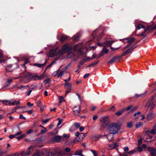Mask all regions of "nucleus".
Returning a JSON list of instances; mask_svg holds the SVG:
<instances>
[{"label":"nucleus","instance_id":"f257e3e1","mask_svg":"<svg viewBox=\"0 0 156 156\" xmlns=\"http://www.w3.org/2000/svg\"><path fill=\"white\" fill-rule=\"evenodd\" d=\"M108 132H111L113 134L117 133L120 129V127L116 123L113 122L110 123L107 126Z\"/></svg>","mask_w":156,"mask_h":156},{"label":"nucleus","instance_id":"f03ea898","mask_svg":"<svg viewBox=\"0 0 156 156\" xmlns=\"http://www.w3.org/2000/svg\"><path fill=\"white\" fill-rule=\"evenodd\" d=\"M73 49L75 51H78L82 54H84L85 52L87 51L86 48H83L81 43H80L75 45L73 48Z\"/></svg>","mask_w":156,"mask_h":156},{"label":"nucleus","instance_id":"7ed1b4c3","mask_svg":"<svg viewBox=\"0 0 156 156\" xmlns=\"http://www.w3.org/2000/svg\"><path fill=\"white\" fill-rule=\"evenodd\" d=\"M33 156H55V154L54 153L48 152L45 150H43L34 154Z\"/></svg>","mask_w":156,"mask_h":156},{"label":"nucleus","instance_id":"20e7f679","mask_svg":"<svg viewBox=\"0 0 156 156\" xmlns=\"http://www.w3.org/2000/svg\"><path fill=\"white\" fill-rule=\"evenodd\" d=\"M71 49L72 48L70 45L68 44H65L62 47L61 50L58 52V54L59 55H61L67 52H68L69 51H71Z\"/></svg>","mask_w":156,"mask_h":156},{"label":"nucleus","instance_id":"39448f33","mask_svg":"<svg viewBox=\"0 0 156 156\" xmlns=\"http://www.w3.org/2000/svg\"><path fill=\"white\" fill-rule=\"evenodd\" d=\"M54 151L55 153V156H62L66 154L64 150L59 147L55 148Z\"/></svg>","mask_w":156,"mask_h":156},{"label":"nucleus","instance_id":"423d86ee","mask_svg":"<svg viewBox=\"0 0 156 156\" xmlns=\"http://www.w3.org/2000/svg\"><path fill=\"white\" fill-rule=\"evenodd\" d=\"M34 147L33 146H30L28 148L27 151H22L20 153V154L23 156H28L31 153L32 151L33 150Z\"/></svg>","mask_w":156,"mask_h":156},{"label":"nucleus","instance_id":"0eeeda50","mask_svg":"<svg viewBox=\"0 0 156 156\" xmlns=\"http://www.w3.org/2000/svg\"><path fill=\"white\" fill-rule=\"evenodd\" d=\"M153 99V97H151L150 98L146 104V108L147 109L149 108L150 110H151L154 108L155 105L152 102Z\"/></svg>","mask_w":156,"mask_h":156},{"label":"nucleus","instance_id":"6e6552de","mask_svg":"<svg viewBox=\"0 0 156 156\" xmlns=\"http://www.w3.org/2000/svg\"><path fill=\"white\" fill-rule=\"evenodd\" d=\"M1 102L4 104H5V103H7L6 105H15V102L16 103V105H18L20 104V102L19 101H15L13 103H11L9 101L7 100H2L1 101Z\"/></svg>","mask_w":156,"mask_h":156},{"label":"nucleus","instance_id":"1a4fd4ad","mask_svg":"<svg viewBox=\"0 0 156 156\" xmlns=\"http://www.w3.org/2000/svg\"><path fill=\"white\" fill-rule=\"evenodd\" d=\"M135 38L133 37H130L128 39H125L123 40V42L125 43L127 42L129 44L127 45V47H129L131 44H132L134 41Z\"/></svg>","mask_w":156,"mask_h":156},{"label":"nucleus","instance_id":"9d476101","mask_svg":"<svg viewBox=\"0 0 156 156\" xmlns=\"http://www.w3.org/2000/svg\"><path fill=\"white\" fill-rule=\"evenodd\" d=\"M137 28L138 29H140L141 28H144V31L142 33L140 34L141 36H144V33L146 32L147 30H148L149 29V27H147V28H145V26H144L140 23L138 25Z\"/></svg>","mask_w":156,"mask_h":156},{"label":"nucleus","instance_id":"9b49d317","mask_svg":"<svg viewBox=\"0 0 156 156\" xmlns=\"http://www.w3.org/2000/svg\"><path fill=\"white\" fill-rule=\"evenodd\" d=\"M149 133H151L152 134H156V123L154 124L151 130L146 131V135L145 136V137L147 136V135H148Z\"/></svg>","mask_w":156,"mask_h":156},{"label":"nucleus","instance_id":"f8f14e48","mask_svg":"<svg viewBox=\"0 0 156 156\" xmlns=\"http://www.w3.org/2000/svg\"><path fill=\"white\" fill-rule=\"evenodd\" d=\"M147 150L150 152L152 156H156V151L155 148L149 147H148Z\"/></svg>","mask_w":156,"mask_h":156},{"label":"nucleus","instance_id":"ddd939ff","mask_svg":"<svg viewBox=\"0 0 156 156\" xmlns=\"http://www.w3.org/2000/svg\"><path fill=\"white\" fill-rule=\"evenodd\" d=\"M73 110L75 115H78L80 111V106L79 105L77 106H75Z\"/></svg>","mask_w":156,"mask_h":156},{"label":"nucleus","instance_id":"4468645a","mask_svg":"<svg viewBox=\"0 0 156 156\" xmlns=\"http://www.w3.org/2000/svg\"><path fill=\"white\" fill-rule=\"evenodd\" d=\"M53 140L57 142H60L63 140V137L58 135L56 136L52 137Z\"/></svg>","mask_w":156,"mask_h":156},{"label":"nucleus","instance_id":"2eb2a0df","mask_svg":"<svg viewBox=\"0 0 156 156\" xmlns=\"http://www.w3.org/2000/svg\"><path fill=\"white\" fill-rule=\"evenodd\" d=\"M44 75L42 74L39 76L36 75L32 76V78L34 80H42L44 78Z\"/></svg>","mask_w":156,"mask_h":156},{"label":"nucleus","instance_id":"dca6fc26","mask_svg":"<svg viewBox=\"0 0 156 156\" xmlns=\"http://www.w3.org/2000/svg\"><path fill=\"white\" fill-rule=\"evenodd\" d=\"M57 49H53L51 50L49 52V56L51 57H52L55 55H59L56 52Z\"/></svg>","mask_w":156,"mask_h":156},{"label":"nucleus","instance_id":"f3484780","mask_svg":"<svg viewBox=\"0 0 156 156\" xmlns=\"http://www.w3.org/2000/svg\"><path fill=\"white\" fill-rule=\"evenodd\" d=\"M121 57L118 56L114 57L111 60L108 62V64L110 65L117 61L118 59L120 58Z\"/></svg>","mask_w":156,"mask_h":156},{"label":"nucleus","instance_id":"a211bd4d","mask_svg":"<svg viewBox=\"0 0 156 156\" xmlns=\"http://www.w3.org/2000/svg\"><path fill=\"white\" fill-rule=\"evenodd\" d=\"M155 116V114L154 113H150L147 116V119L148 121H150Z\"/></svg>","mask_w":156,"mask_h":156},{"label":"nucleus","instance_id":"6ab92c4d","mask_svg":"<svg viewBox=\"0 0 156 156\" xmlns=\"http://www.w3.org/2000/svg\"><path fill=\"white\" fill-rule=\"evenodd\" d=\"M114 134L112 133H110L108 135H105L104 136H106L108 140L109 141H111L113 140V135Z\"/></svg>","mask_w":156,"mask_h":156},{"label":"nucleus","instance_id":"aec40b11","mask_svg":"<svg viewBox=\"0 0 156 156\" xmlns=\"http://www.w3.org/2000/svg\"><path fill=\"white\" fill-rule=\"evenodd\" d=\"M150 133H149L148 135H147V136L145 137V136L146 135V132H145V135H144L143 139L145 141L149 142V141L148 140V139H151L152 137V136L150 134Z\"/></svg>","mask_w":156,"mask_h":156},{"label":"nucleus","instance_id":"412c9836","mask_svg":"<svg viewBox=\"0 0 156 156\" xmlns=\"http://www.w3.org/2000/svg\"><path fill=\"white\" fill-rule=\"evenodd\" d=\"M85 136V134L84 133H80L79 136L77 140L78 141H80L83 140Z\"/></svg>","mask_w":156,"mask_h":156},{"label":"nucleus","instance_id":"4be33fe9","mask_svg":"<svg viewBox=\"0 0 156 156\" xmlns=\"http://www.w3.org/2000/svg\"><path fill=\"white\" fill-rule=\"evenodd\" d=\"M13 79H7V80L4 85L5 87H6L9 86L11 83Z\"/></svg>","mask_w":156,"mask_h":156},{"label":"nucleus","instance_id":"5701e85b","mask_svg":"<svg viewBox=\"0 0 156 156\" xmlns=\"http://www.w3.org/2000/svg\"><path fill=\"white\" fill-rule=\"evenodd\" d=\"M108 116H103L101 117L100 120L103 122H106L108 119Z\"/></svg>","mask_w":156,"mask_h":156},{"label":"nucleus","instance_id":"b1692460","mask_svg":"<svg viewBox=\"0 0 156 156\" xmlns=\"http://www.w3.org/2000/svg\"><path fill=\"white\" fill-rule=\"evenodd\" d=\"M75 56V54L73 52H72L71 51L68 52L67 57L68 58H71L74 57Z\"/></svg>","mask_w":156,"mask_h":156},{"label":"nucleus","instance_id":"393cba45","mask_svg":"<svg viewBox=\"0 0 156 156\" xmlns=\"http://www.w3.org/2000/svg\"><path fill=\"white\" fill-rule=\"evenodd\" d=\"M102 136L99 135H94L92 137V139L93 140L96 141L98 140Z\"/></svg>","mask_w":156,"mask_h":156},{"label":"nucleus","instance_id":"a878e982","mask_svg":"<svg viewBox=\"0 0 156 156\" xmlns=\"http://www.w3.org/2000/svg\"><path fill=\"white\" fill-rule=\"evenodd\" d=\"M22 133V132L20 131L19 132L16 133L15 135H10L9 137L11 139H12L13 138L15 137L16 136L19 135Z\"/></svg>","mask_w":156,"mask_h":156},{"label":"nucleus","instance_id":"bb28decb","mask_svg":"<svg viewBox=\"0 0 156 156\" xmlns=\"http://www.w3.org/2000/svg\"><path fill=\"white\" fill-rule=\"evenodd\" d=\"M133 49V48L132 47H131L130 48L128 49L126 51H125L124 52L122 55V56H124L126 54L129 53Z\"/></svg>","mask_w":156,"mask_h":156},{"label":"nucleus","instance_id":"cd10ccee","mask_svg":"<svg viewBox=\"0 0 156 156\" xmlns=\"http://www.w3.org/2000/svg\"><path fill=\"white\" fill-rule=\"evenodd\" d=\"M124 112H125V110L122 108L116 112L115 113V115L117 116H119L121 115Z\"/></svg>","mask_w":156,"mask_h":156},{"label":"nucleus","instance_id":"c85d7f7f","mask_svg":"<svg viewBox=\"0 0 156 156\" xmlns=\"http://www.w3.org/2000/svg\"><path fill=\"white\" fill-rule=\"evenodd\" d=\"M66 73V71L64 69H62V70L60 72L58 75V77H61L63 75Z\"/></svg>","mask_w":156,"mask_h":156},{"label":"nucleus","instance_id":"c756f323","mask_svg":"<svg viewBox=\"0 0 156 156\" xmlns=\"http://www.w3.org/2000/svg\"><path fill=\"white\" fill-rule=\"evenodd\" d=\"M114 42V41H107L105 43V46H110Z\"/></svg>","mask_w":156,"mask_h":156},{"label":"nucleus","instance_id":"7c9ffc66","mask_svg":"<svg viewBox=\"0 0 156 156\" xmlns=\"http://www.w3.org/2000/svg\"><path fill=\"white\" fill-rule=\"evenodd\" d=\"M143 125V123L142 122H137L136 125V128H140Z\"/></svg>","mask_w":156,"mask_h":156},{"label":"nucleus","instance_id":"2f4dec72","mask_svg":"<svg viewBox=\"0 0 156 156\" xmlns=\"http://www.w3.org/2000/svg\"><path fill=\"white\" fill-rule=\"evenodd\" d=\"M46 61H46V60L44 63V64H40V63H34V65L35 66H37L38 67H41L44 66L46 62Z\"/></svg>","mask_w":156,"mask_h":156},{"label":"nucleus","instance_id":"473e14b6","mask_svg":"<svg viewBox=\"0 0 156 156\" xmlns=\"http://www.w3.org/2000/svg\"><path fill=\"white\" fill-rule=\"evenodd\" d=\"M68 37L65 35L62 36L61 37L60 40L62 42H63L65 40L67 39Z\"/></svg>","mask_w":156,"mask_h":156},{"label":"nucleus","instance_id":"72a5a7b5","mask_svg":"<svg viewBox=\"0 0 156 156\" xmlns=\"http://www.w3.org/2000/svg\"><path fill=\"white\" fill-rule=\"evenodd\" d=\"M47 131V129L45 128H44L41 129L40 133L38 135H39L43 134L45 133Z\"/></svg>","mask_w":156,"mask_h":156},{"label":"nucleus","instance_id":"f704fd0d","mask_svg":"<svg viewBox=\"0 0 156 156\" xmlns=\"http://www.w3.org/2000/svg\"><path fill=\"white\" fill-rule=\"evenodd\" d=\"M74 155H78L81 156H83V155L82 154V151L81 150L76 151Z\"/></svg>","mask_w":156,"mask_h":156},{"label":"nucleus","instance_id":"c9c22d12","mask_svg":"<svg viewBox=\"0 0 156 156\" xmlns=\"http://www.w3.org/2000/svg\"><path fill=\"white\" fill-rule=\"evenodd\" d=\"M12 67V65H10L7 66L6 67V71H7V72H9L12 71V70H13L12 69H9V68L11 69Z\"/></svg>","mask_w":156,"mask_h":156},{"label":"nucleus","instance_id":"e433bc0d","mask_svg":"<svg viewBox=\"0 0 156 156\" xmlns=\"http://www.w3.org/2000/svg\"><path fill=\"white\" fill-rule=\"evenodd\" d=\"M133 106L132 105H130L128 106L126 108H124L123 109L125 110V112L127 111H129L130 110H131V108H133Z\"/></svg>","mask_w":156,"mask_h":156},{"label":"nucleus","instance_id":"4c0bfd02","mask_svg":"<svg viewBox=\"0 0 156 156\" xmlns=\"http://www.w3.org/2000/svg\"><path fill=\"white\" fill-rule=\"evenodd\" d=\"M80 36V35L79 34H77L76 35H74L73 37V40L74 41H76L77 40Z\"/></svg>","mask_w":156,"mask_h":156},{"label":"nucleus","instance_id":"58836bf2","mask_svg":"<svg viewBox=\"0 0 156 156\" xmlns=\"http://www.w3.org/2000/svg\"><path fill=\"white\" fill-rule=\"evenodd\" d=\"M17 88L21 90H23L26 88V86H23L21 85L20 86H18Z\"/></svg>","mask_w":156,"mask_h":156},{"label":"nucleus","instance_id":"ea45409f","mask_svg":"<svg viewBox=\"0 0 156 156\" xmlns=\"http://www.w3.org/2000/svg\"><path fill=\"white\" fill-rule=\"evenodd\" d=\"M65 88H67L68 87H71L72 85L71 84H70L68 83V82H65V84L64 86Z\"/></svg>","mask_w":156,"mask_h":156},{"label":"nucleus","instance_id":"a19ab883","mask_svg":"<svg viewBox=\"0 0 156 156\" xmlns=\"http://www.w3.org/2000/svg\"><path fill=\"white\" fill-rule=\"evenodd\" d=\"M64 101V98L63 96H60L59 98V102L60 103H61Z\"/></svg>","mask_w":156,"mask_h":156},{"label":"nucleus","instance_id":"79ce46f5","mask_svg":"<svg viewBox=\"0 0 156 156\" xmlns=\"http://www.w3.org/2000/svg\"><path fill=\"white\" fill-rule=\"evenodd\" d=\"M71 87H68L67 88H65L67 90L65 94V96H66V94L71 92Z\"/></svg>","mask_w":156,"mask_h":156},{"label":"nucleus","instance_id":"37998d69","mask_svg":"<svg viewBox=\"0 0 156 156\" xmlns=\"http://www.w3.org/2000/svg\"><path fill=\"white\" fill-rule=\"evenodd\" d=\"M132 122L131 121L127 123V126L128 128H130L132 127Z\"/></svg>","mask_w":156,"mask_h":156},{"label":"nucleus","instance_id":"c03bdc74","mask_svg":"<svg viewBox=\"0 0 156 156\" xmlns=\"http://www.w3.org/2000/svg\"><path fill=\"white\" fill-rule=\"evenodd\" d=\"M50 119H47L43 120H42V122L43 124H45L47 123Z\"/></svg>","mask_w":156,"mask_h":156},{"label":"nucleus","instance_id":"a18cd8bd","mask_svg":"<svg viewBox=\"0 0 156 156\" xmlns=\"http://www.w3.org/2000/svg\"><path fill=\"white\" fill-rule=\"evenodd\" d=\"M50 80L49 79H47L43 81V83L44 84H46L50 82Z\"/></svg>","mask_w":156,"mask_h":156},{"label":"nucleus","instance_id":"49530a36","mask_svg":"<svg viewBox=\"0 0 156 156\" xmlns=\"http://www.w3.org/2000/svg\"><path fill=\"white\" fill-rule=\"evenodd\" d=\"M74 125L76 128H79L80 126V124L79 122H76L74 124Z\"/></svg>","mask_w":156,"mask_h":156},{"label":"nucleus","instance_id":"de8ad7c7","mask_svg":"<svg viewBox=\"0 0 156 156\" xmlns=\"http://www.w3.org/2000/svg\"><path fill=\"white\" fill-rule=\"evenodd\" d=\"M104 53L107 54L108 52V50L105 47H104L102 50Z\"/></svg>","mask_w":156,"mask_h":156},{"label":"nucleus","instance_id":"09e8293b","mask_svg":"<svg viewBox=\"0 0 156 156\" xmlns=\"http://www.w3.org/2000/svg\"><path fill=\"white\" fill-rule=\"evenodd\" d=\"M114 146L113 143L110 144L108 145V149H114Z\"/></svg>","mask_w":156,"mask_h":156},{"label":"nucleus","instance_id":"8fccbe9b","mask_svg":"<svg viewBox=\"0 0 156 156\" xmlns=\"http://www.w3.org/2000/svg\"><path fill=\"white\" fill-rule=\"evenodd\" d=\"M60 69H59L57 71L54 72L52 74V76H56L58 74V72L60 71Z\"/></svg>","mask_w":156,"mask_h":156},{"label":"nucleus","instance_id":"3c124183","mask_svg":"<svg viewBox=\"0 0 156 156\" xmlns=\"http://www.w3.org/2000/svg\"><path fill=\"white\" fill-rule=\"evenodd\" d=\"M37 105L38 107H41L42 105V103L41 101L39 100L37 103Z\"/></svg>","mask_w":156,"mask_h":156},{"label":"nucleus","instance_id":"603ef678","mask_svg":"<svg viewBox=\"0 0 156 156\" xmlns=\"http://www.w3.org/2000/svg\"><path fill=\"white\" fill-rule=\"evenodd\" d=\"M69 134H63V139L65 138L66 139H67L69 137Z\"/></svg>","mask_w":156,"mask_h":156},{"label":"nucleus","instance_id":"864d4df0","mask_svg":"<svg viewBox=\"0 0 156 156\" xmlns=\"http://www.w3.org/2000/svg\"><path fill=\"white\" fill-rule=\"evenodd\" d=\"M56 63L55 62V61H53L49 65H48L46 67V69L48 68H49L52 65H53Z\"/></svg>","mask_w":156,"mask_h":156},{"label":"nucleus","instance_id":"5fc2aeb1","mask_svg":"<svg viewBox=\"0 0 156 156\" xmlns=\"http://www.w3.org/2000/svg\"><path fill=\"white\" fill-rule=\"evenodd\" d=\"M25 108L24 106H19L15 108L14 109L12 110L13 112H14L16 110L20 108Z\"/></svg>","mask_w":156,"mask_h":156},{"label":"nucleus","instance_id":"6e6d98bb","mask_svg":"<svg viewBox=\"0 0 156 156\" xmlns=\"http://www.w3.org/2000/svg\"><path fill=\"white\" fill-rule=\"evenodd\" d=\"M137 109V107L135 106L133 108H132L131 110H130V112H133L135 111L136 109Z\"/></svg>","mask_w":156,"mask_h":156},{"label":"nucleus","instance_id":"4d7b16f0","mask_svg":"<svg viewBox=\"0 0 156 156\" xmlns=\"http://www.w3.org/2000/svg\"><path fill=\"white\" fill-rule=\"evenodd\" d=\"M33 132V130L31 129H30L27 132V134H29Z\"/></svg>","mask_w":156,"mask_h":156},{"label":"nucleus","instance_id":"13d9d810","mask_svg":"<svg viewBox=\"0 0 156 156\" xmlns=\"http://www.w3.org/2000/svg\"><path fill=\"white\" fill-rule=\"evenodd\" d=\"M80 133L79 132H77L75 133V136H77V137L76 138V140L78 139L79 136L80 135Z\"/></svg>","mask_w":156,"mask_h":156},{"label":"nucleus","instance_id":"bf43d9fd","mask_svg":"<svg viewBox=\"0 0 156 156\" xmlns=\"http://www.w3.org/2000/svg\"><path fill=\"white\" fill-rule=\"evenodd\" d=\"M114 145V149H116L119 146V145L117 143H113Z\"/></svg>","mask_w":156,"mask_h":156},{"label":"nucleus","instance_id":"052dcab7","mask_svg":"<svg viewBox=\"0 0 156 156\" xmlns=\"http://www.w3.org/2000/svg\"><path fill=\"white\" fill-rule=\"evenodd\" d=\"M138 144L139 145H140L142 144V139L138 140Z\"/></svg>","mask_w":156,"mask_h":156},{"label":"nucleus","instance_id":"680f3d73","mask_svg":"<svg viewBox=\"0 0 156 156\" xmlns=\"http://www.w3.org/2000/svg\"><path fill=\"white\" fill-rule=\"evenodd\" d=\"M104 54V53L102 51L99 54V56H98V58H99L101 57Z\"/></svg>","mask_w":156,"mask_h":156},{"label":"nucleus","instance_id":"e2e57ef3","mask_svg":"<svg viewBox=\"0 0 156 156\" xmlns=\"http://www.w3.org/2000/svg\"><path fill=\"white\" fill-rule=\"evenodd\" d=\"M71 63H69L66 67H65L63 69L66 70L69 67L71 66Z\"/></svg>","mask_w":156,"mask_h":156},{"label":"nucleus","instance_id":"0e129e2a","mask_svg":"<svg viewBox=\"0 0 156 156\" xmlns=\"http://www.w3.org/2000/svg\"><path fill=\"white\" fill-rule=\"evenodd\" d=\"M62 119H58V126H59L62 123Z\"/></svg>","mask_w":156,"mask_h":156},{"label":"nucleus","instance_id":"69168bd1","mask_svg":"<svg viewBox=\"0 0 156 156\" xmlns=\"http://www.w3.org/2000/svg\"><path fill=\"white\" fill-rule=\"evenodd\" d=\"M135 152V150H133L132 151H129V152H128L127 153L131 155V154H133V153H134Z\"/></svg>","mask_w":156,"mask_h":156},{"label":"nucleus","instance_id":"338daca9","mask_svg":"<svg viewBox=\"0 0 156 156\" xmlns=\"http://www.w3.org/2000/svg\"><path fill=\"white\" fill-rule=\"evenodd\" d=\"M65 151L66 152H69L70 151V149L69 147H66L65 149Z\"/></svg>","mask_w":156,"mask_h":156},{"label":"nucleus","instance_id":"774afa93","mask_svg":"<svg viewBox=\"0 0 156 156\" xmlns=\"http://www.w3.org/2000/svg\"><path fill=\"white\" fill-rule=\"evenodd\" d=\"M123 149L124 151L126 152L128 151L129 150V148L128 147H124Z\"/></svg>","mask_w":156,"mask_h":156}]
</instances>
